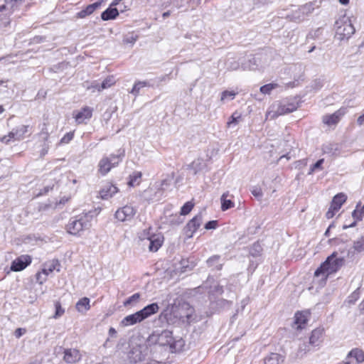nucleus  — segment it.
<instances>
[{
	"instance_id": "nucleus-40",
	"label": "nucleus",
	"mask_w": 364,
	"mask_h": 364,
	"mask_svg": "<svg viewBox=\"0 0 364 364\" xmlns=\"http://www.w3.org/2000/svg\"><path fill=\"white\" fill-rule=\"evenodd\" d=\"M352 216L358 220H361L364 216V209L355 210L352 213Z\"/></svg>"
},
{
	"instance_id": "nucleus-43",
	"label": "nucleus",
	"mask_w": 364,
	"mask_h": 364,
	"mask_svg": "<svg viewBox=\"0 0 364 364\" xmlns=\"http://www.w3.org/2000/svg\"><path fill=\"white\" fill-rule=\"evenodd\" d=\"M341 145L338 144L331 145V149L332 154L334 156H339L341 154Z\"/></svg>"
},
{
	"instance_id": "nucleus-63",
	"label": "nucleus",
	"mask_w": 364,
	"mask_h": 364,
	"mask_svg": "<svg viewBox=\"0 0 364 364\" xmlns=\"http://www.w3.org/2000/svg\"><path fill=\"white\" fill-rule=\"evenodd\" d=\"M360 308H361V309L364 310V300L360 304Z\"/></svg>"
},
{
	"instance_id": "nucleus-34",
	"label": "nucleus",
	"mask_w": 364,
	"mask_h": 364,
	"mask_svg": "<svg viewBox=\"0 0 364 364\" xmlns=\"http://www.w3.org/2000/svg\"><path fill=\"white\" fill-rule=\"evenodd\" d=\"M193 206H194V204L191 201L186 203L182 206V208L181 209V215H188L191 211Z\"/></svg>"
},
{
	"instance_id": "nucleus-4",
	"label": "nucleus",
	"mask_w": 364,
	"mask_h": 364,
	"mask_svg": "<svg viewBox=\"0 0 364 364\" xmlns=\"http://www.w3.org/2000/svg\"><path fill=\"white\" fill-rule=\"evenodd\" d=\"M117 154H110L102 157L98 163V172L105 176L108 173L112 168L117 166L122 161L124 151H119Z\"/></svg>"
},
{
	"instance_id": "nucleus-38",
	"label": "nucleus",
	"mask_w": 364,
	"mask_h": 364,
	"mask_svg": "<svg viewBox=\"0 0 364 364\" xmlns=\"http://www.w3.org/2000/svg\"><path fill=\"white\" fill-rule=\"evenodd\" d=\"M240 63L237 60H231V61H228V64H227V69L228 70H231V71H233V70H237L240 68Z\"/></svg>"
},
{
	"instance_id": "nucleus-26",
	"label": "nucleus",
	"mask_w": 364,
	"mask_h": 364,
	"mask_svg": "<svg viewBox=\"0 0 364 364\" xmlns=\"http://www.w3.org/2000/svg\"><path fill=\"white\" fill-rule=\"evenodd\" d=\"M118 15V9L110 7L102 13L101 18L104 21H108L115 18Z\"/></svg>"
},
{
	"instance_id": "nucleus-57",
	"label": "nucleus",
	"mask_w": 364,
	"mask_h": 364,
	"mask_svg": "<svg viewBox=\"0 0 364 364\" xmlns=\"http://www.w3.org/2000/svg\"><path fill=\"white\" fill-rule=\"evenodd\" d=\"M357 122L359 125H362L364 123V114L358 118Z\"/></svg>"
},
{
	"instance_id": "nucleus-35",
	"label": "nucleus",
	"mask_w": 364,
	"mask_h": 364,
	"mask_svg": "<svg viewBox=\"0 0 364 364\" xmlns=\"http://www.w3.org/2000/svg\"><path fill=\"white\" fill-rule=\"evenodd\" d=\"M14 7V4L9 0H0V11L4 10H11Z\"/></svg>"
},
{
	"instance_id": "nucleus-52",
	"label": "nucleus",
	"mask_w": 364,
	"mask_h": 364,
	"mask_svg": "<svg viewBox=\"0 0 364 364\" xmlns=\"http://www.w3.org/2000/svg\"><path fill=\"white\" fill-rule=\"evenodd\" d=\"M336 211L337 210H334L333 208H332V206L331 205L328 210L327 211V213L326 214V218L328 219L332 218L334 216L335 213Z\"/></svg>"
},
{
	"instance_id": "nucleus-59",
	"label": "nucleus",
	"mask_w": 364,
	"mask_h": 364,
	"mask_svg": "<svg viewBox=\"0 0 364 364\" xmlns=\"http://www.w3.org/2000/svg\"><path fill=\"white\" fill-rule=\"evenodd\" d=\"M341 4L346 5L349 3V0H339Z\"/></svg>"
},
{
	"instance_id": "nucleus-19",
	"label": "nucleus",
	"mask_w": 364,
	"mask_h": 364,
	"mask_svg": "<svg viewBox=\"0 0 364 364\" xmlns=\"http://www.w3.org/2000/svg\"><path fill=\"white\" fill-rule=\"evenodd\" d=\"M159 309V305L156 303L151 304L145 306L141 310L139 311L141 316H143V321L151 315L158 312Z\"/></svg>"
},
{
	"instance_id": "nucleus-58",
	"label": "nucleus",
	"mask_w": 364,
	"mask_h": 364,
	"mask_svg": "<svg viewBox=\"0 0 364 364\" xmlns=\"http://www.w3.org/2000/svg\"><path fill=\"white\" fill-rule=\"evenodd\" d=\"M23 0H9L11 3L14 4V6H16L18 2H21Z\"/></svg>"
},
{
	"instance_id": "nucleus-49",
	"label": "nucleus",
	"mask_w": 364,
	"mask_h": 364,
	"mask_svg": "<svg viewBox=\"0 0 364 364\" xmlns=\"http://www.w3.org/2000/svg\"><path fill=\"white\" fill-rule=\"evenodd\" d=\"M73 132H69L68 134H66L62 139H61V142L62 143H64V144H67L70 141L72 140V139L73 138Z\"/></svg>"
},
{
	"instance_id": "nucleus-33",
	"label": "nucleus",
	"mask_w": 364,
	"mask_h": 364,
	"mask_svg": "<svg viewBox=\"0 0 364 364\" xmlns=\"http://www.w3.org/2000/svg\"><path fill=\"white\" fill-rule=\"evenodd\" d=\"M353 248L358 252L364 251V235L357 241L354 242Z\"/></svg>"
},
{
	"instance_id": "nucleus-31",
	"label": "nucleus",
	"mask_w": 364,
	"mask_h": 364,
	"mask_svg": "<svg viewBox=\"0 0 364 364\" xmlns=\"http://www.w3.org/2000/svg\"><path fill=\"white\" fill-rule=\"evenodd\" d=\"M146 85H147V82H145V81H139V82H136L134 84V87H133V88H132V90H131V92H131L132 94H133L134 95L137 96V95H139V93L140 90H141L142 87H144L146 86Z\"/></svg>"
},
{
	"instance_id": "nucleus-36",
	"label": "nucleus",
	"mask_w": 364,
	"mask_h": 364,
	"mask_svg": "<svg viewBox=\"0 0 364 364\" xmlns=\"http://www.w3.org/2000/svg\"><path fill=\"white\" fill-rule=\"evenodd\" d=\"M55 313L53 316L54 318H58L63 315L65 313V310L63 308H62L61 304L59 301H56L55 303Z\"/></svg>"
},
{
	"instance_id": "nucleus-11",
	"label": "nucleus",
	"mask_w": 364,
	"mask_h": 364,
	"mask_svg": "<svg viewBox=\"0 0 364 364\" xmlns=\"http://www.w3.org/2000/svg\"><path fill=\"white\" fill-rule=\"evenodd\" d=\"M93 109L90 107H84L79 112L73 114L74 118L77 124H86V121L89 120L92 116Z\"/></svg>"
},
{
	"instance_id": "nucleus-37",
	"label": "nucleus",
	"mask_w": 364,
	"mask_h": 364,
	"mask_svg": "<svg viewBox=\"0 0 364 364\" xmlns=\"http://www.w3.org/2000/svg\"><path fill=\"white\" fill-rule=\"evenodd\" d=\"M256 65V60L255 58H252L251 59H250L248 60V64L247 63H242V68L245 70V69H250V70H254L255 68V66Z\"/></svg>"
},
{
	"instance_id": "nucleus-48",
	"label": "nucleus",
	"mask_w": 364,
	"mask_h": 364,
	"mask_svg": "<svg viewBox=\"0 0 364 364\" xmlns=\"http://www.w3.org/2000/svg\"><path fill=\"white\" fill-rule=\"evenodd\" d=\"M219 259L220 257L218 255H214L208 259L207 263L210 267H213L218 262Z\"/></svg>"
},
{
	"instance_id": "nucleus-53",
	"label": "nucleus",
	"mask_w": 364,
	"mask_h": 364,
	"mask_svg": "<svg viewBox=\"0 0 364 364\" xmlns=\"http://www.w3.org/2000/svg\"><path fill=\"white\" fill-rule=\"evenodd\" d=\"M0 141L7 144L9 142H11V141H14V140L13 137L9 136V134L8 135H5V136H2L1 138H0Z\"/></svg>"
},
{
	"instance_id": "nucleus-29",
	"label": "nucleus",
	"mask_w": 364,
	"mask_h": 364,
	"mask_svg": "<svg viewBox=\"0 0 364 364\" xmlns=\"http://www.w3.org/2000/svg\"><path fill=\"white\" fill-rule=\"evenodd\" d=\"M353 357L358 363L364 362V352L359 348H354L348 354V358Z\"/></svg>"
},
{
	"instance_id": "nucleus-44",
	"label": "nucleus",
	"mask_w": 364,
	"mask_h": 364,
	"mask_svg": "<svg viewBox=\"0 0 364 364\" xmlns=\"http://www.w3.org/2000/svg\"><path fill=\"white\" fill-rule=\"evenodd\" d=\"M139 294L136 293L133 294L132 296L129 297L124 303V306H127L131 304L133 301H136L139 299Z\"/></svg>"
},
{
	"instance_id": "nucleus-46",
	"label": "nucleus",
	"mask_w": 364,
	"mask_h": 364,
	"mask_svg": "<svg viewBox=\"0 0 364 364\" xmlns=\"http://www.w3.org/2000/svg\"><path fill=\"white\" fill-rule=\"evenodd\" d=\"M36 277L37 282H38L40 284H43V282H45L47 279V277L42 273V271L41 272H38Z\"/></svg>"
},
{
	"instance_id": "nucleus-56",
	"label": "nucleus",
	"mask_w": 364,
	"mask_h": 364,
	"mask_svg": "<svg viewBox=\"0 0 364 364\" xmlns=\"http://www.w3.org/2000/svg\"><path fill=\"white\" fill-rule=\"evenodd\" d=\"M170 183V180L164 179L161 183V188L163 189L164 186H168Z\"/></svg>"
},
{
	"instance_id": "nucleus-61",
	"label": "nucleus",
	"mask_w": 364,
	"mask_h": 364,
	"mask_svg": "<svg viewBox=\"0 0 364 364\" xmlns=\"http://www.w3.org/2000/svg\"><path fill=\"white\" fill-rule=\"evenodd\" d=\"M333 227V225H330L328 228L326 230V231L325 232V235L326 236H328V234H329V231H330V229Z\"/></svg>"
},
{
	"instance_id": "nucleus-7",
	"label": "nucleus",
	"mask_w": 364,
	"mask_h": 364,
	"mask_svg": "<svg viewBox=\"0 0 364 364\" xmlns=\"http://www.w3.org/2000/svg\"><path fill=\"white\" fill-rule=\"evenodd\" d=\"M89 223L85 217L72 218L67 225V230L68 233L76 235L80 232L88 228Z\"/></svg>"
},
{
	"instance_id": "nucleus-13",
	"label": "nucleus",
	"mask_w": 364,
	"mask_h": 364,
	"mask_svg": "<svg viewBox=\"0 0 364 364\" xmlns=\"http://www.w3.org/2000/svg\"><path fill=\"white\" fill-rule=\"evenodd\" d=\"M296 109L294 105L290 104L287 105H279L278 108L276 111H269L267 113V117H270L271 118H275L279 115L285 114L287 113L292 112Z\"/></svg>"
},
{
	"instance_id": "nucleus-21",
	"label": "nucleus",
	"mask_w": 364,
	"mask_h": 364,
	"mask_svg": "<svg viewBox=\"0 0 364 364\" xmlns=\"http://www.w3.org/2000/svg\"><path fill=\"white\" fill-rule=\"evenodd\" d=\"M323 333V328H316L312 331L309 338V343L314 346H318L321 343V339Z\"/></svg>"
},
{
	"instance_id": "nucleus-27",
	"label": "nucleus",
	"mask_w": 364,
	"mask_h": 364,
	"mask_svg": "<svg viewBox=\"0 0 364 364\" xmlns=\"http://www.w3.org/2000/svg\"><path fill=\"white\" fill-rule=\"evenodd\" d=\"M114 84V77H108L105 80H103V82H102V84L100 85L98 83H95L92 85V87L97 90L98 91H101L104 89L110 87Z\"/></svg>"
},
{
	"instance_id": "nucleus-47",
	"label": "nucleus",
	"mask_w": 364,
	"mask_h": 364,
	"mask_svg": "<svg viewBox=\"0 0 364 364\" xmlns=\"http://www.w3.org/2000/svg\"><path fill=\"white\" fill-rule=\"evenodd\" d=\"M251 193L254 196L257 198H261L262 196V189L259 187H254L251 191Z\"/></svg>"
},
{
	"instance_id": "nucleus-8",
	"label": "nucleus",
	"mask_w": 364,
	"mask_h": 364,
	"mask_svg": "<svg viewBox=\"0 0 364 364\" xmlns=\"http://www.w3.org/2000/svg\"><path fill=\"white\" fill-rule=\"evenodd\" d=\"M136 213V210L132 205H126L119 208L115 213V218L120 222L130 221Z\"/></svg>"
},
{
	"instance_id": "nucleus-9",
	"label": "nucleus",
	"mask_w": 364,
	"mask_h": 364,
	"mask_svg": "<svg viewBox=\"0 0 364 364\" xmlns=\"http://www.w3.org/2000/svg\"><path fill=\"white\" fill-rule=\"evenodd\" d=\"M31 257L28 255H23L14 259L11 265V270L19 272L23 270L31 263Z\"/></svg>"
},
{
	"instance_id": "nucleus-25",
	"label": "nucleus",
	"mask_w": 364,
	"mask_h": 364,
	"mask_svg": "<svg viewBox=\"0 0 364 364\" xmlns=\"http://www.w3.org/2000/svg\"><path fill=\"white\" fill-rule=\"evenodd\" d=\"M76 309L80 313H85L90 308V299L83 297L80 299L76 304Z\"/></svg>"
},
{
	"instance_id": "nucleus-6",
	"label": "nucleus",
	"mask_w": 364,
	"mask_h": 364,
	"mask_svg": "<svg viewBox=\"0 0 364 364\" xmlns=\"http://www.w3.org/2000/svg\"><path fill=\"white\" fill-rule=\"evenodd\" d=\"M149 354H153V353L150 352V347L146 342L143 345L132 347L128 353V359L130 363H136L145 360Z\"/></svg>"
},
{
	"instance_id": "nucleus-55",
	"label": "nucleus",
	"mask_w": 364,
	"mask_h": 364,
	"mask_svg": "<svg viewBox=\"0 0 364 364\" xmlns=\"http://www.w3.org/2000/svg\"><path fill=\"white\" fill-rule=\"evenodd\" d=\"M310 5H305L302 6L299 10L302 11L303 14H304L306 11H310Z\"/></svg>"
},
{
	"instance_id": "nucleus-5",
	"label": "nucleus",
	"mask_w": 364,
	"mask_h": 364,
	"mask_svg": "<svg viewBox=\"0 0 364 364\" xmlns=\"http://www.w3.org/2000/svg\"><path fill=\"white\" fill-rule=\"evenodd\" d=\"M336 37L339 41L348 39L354 33L353 27L350 18L346 16L341 17L336 21Z\"/></svg>"
},
{
	"instance_id": "nucleus-16",
	"label": "nucleus",
	"mask_w": 364,
	"mask_h": 364,
	"mask_svg": "<svg viewBox=\"0 0 364 364\" xmlns=\"http://www.w3.org/2000/svg\"><path fill=\"white\" fill-rule=\"evenodd\" d=\"M343 114L344 112L340 109L332 114L323 116V122L328 126L335 125Z\"/></svg>"
},
{
	"instance_id": "nucleus-2",
	"label": "nucleus",
	"mask_w": 364,
	"mask_h": 364,
	"mask_svg": "<svg viewBox=\"0 0 364 364\" xmlns=\"http://www.w3.org/2000/svg\"><path fill=\"white\" fill-rule=\"evenodd\" d=\"M345 257H338V252H333L326 260L318 268L315 272L314 276L318 277H322V279H326L327 277L331 274L336 272L338 269L344 265Z\"/></svg>"
},
{
	"instance_id": "nucleus-54",
	"label": "nucleus",
	"mask_w": 364,
	"mask_h": 364,
	"mask_svg": "<svg viewBox=\"0 0 364 364\" xmlns=\"http://www.w3.org/2000/svg\"><path fill=\"white\" fill-rule=\"evenodd\" d=\"M109 335L111 337H115L117 335V331L113 327L109 328Z\"/></svg>"
},
{
	"instance_id": "nucleus-22",
	"label": "nucleus",
	"mask_w": 364,
	"mask_h": 364,
	"mask_svg": "<svg viewBox=\"0 0 364 364\" xmlns=\"http://www.w3.org/2000/svg\"><path fill=\"white\" fill-rule=\"evenodd\" d=\"M100 2H95L94 4L88 5L85 9L80 11L77 14V17L83 18L90 14H92L100 6Z\"/></svg>"
},
{
	"instance_id": "nucleus-17",
	"label": "nucleus",
	"mask_w": 364,
	"mask_h": 364,
	"mask_svg": "<svg viewBox=\"0 0 364 364\" xmlns=\"http://www.w3.org/2000/svg\"><path fill=\"white\" fill-rule=\"evenodd\" d=\"M28 125H21V127L10 132L9 136L13 137L14 141H21L24 139V135L28 132Z\"/></svg>"
},
{
	"instance_id": "nucleus-60",
	"label": "nucleus",
	"mask_w": 364,
	"mask_h": 364,
	"mask_svg": "<svg viewBox=\"0 0 364 364\" xmlns=\"http://www.w3.org/2000/svg\"><path fill=\"white\" fill-rule=\"evenodd\" d=\"M120 1H121V0H114V1L112 3L111 6L118 5Z\"/></svg>"
},
{
	"instance_id": "nucleus-51",
	"label": "nucleus",
	"mask_w": 364,
	"mask_h": 364,
	"mask_svg": "<svg viewBox=\"0 0 364 364\" xmlns=\"http://www.w3.org/2000/svg\"><path fill=\"white\" fill-rule=\"evenodd\" d=\"M26 333L25 328H18L16 329L14 332V335L16 338H20L21 336H23Z\"/></svg>"
},
{
	"instance_id": "nucleus-42",
	"label": "nucleus",
	"mask_w": 364,
	"mask_h": 364,
	"mask_svg": "<svg viewBox=\"0 0 364 364\" xmlns=\"http://www.w3.org/2000/svg\"><path fill=\"white\" fill-rule=\"evenodd\" d=\"M141 177V172H135L132 176H131V179L129 182V186H134V183L136 182L138 179Z\"/></svg>"
},
{
	"instance_id": "nucleus-1",
	"label": "nucleus",
	"mask_w": 364,
	"mask_h": 364,
	"mask_svg": "<svg viewBox=\"0 0 364 364\" xmlns=\"http://www.w3.org/2000/svg\"><path fill=\"white\" fill-rule=\"evenodd\" d=\"M146 343L153 355L157 351V347H168L170 352L176 353L182 350L185 341L182 338L175 340L172 331L157 329L147 338Z\"/></svg>"
},
{
	"instance_id": "nucleus-10",
	"label": "nucleus",
	"mask_w": 364,
	"mask_h": 364,
	"mask_svg": "<svg viewBox=\"0 0 364 364\" xmlns=\"http://www.w3.org/2000/svg\"><path fill=\"white\" fill-rule=\"evenodd\" d=\"M203 223V215L201 213L191 219L186 226V235L188 238L193 237V233L198 229Z\"/></svg>"
},
{
	"instance_id": "nucleus-41",
	"label": "nucleus",
	"mask_w": 364,
	"mask_h": 364,
	"mask_svg": "<svg viewBox=\"0 0 364 364\" xmlns=\"http://www.w3.org/2000/svg\"><path fill=\"white\" fill-rule=\"evenodd\" d=\"M240 119V116H235V113H234L230 118L229 121L227 123L228 127H230L232 124H237L239 122Z\"/></svg>"
},
{
	"instance_id": "nucleus-50",
	"label": "nucleus",
	"mask_w": 364,
	"mask_h": 364,
	"mask_svg": "<svg viewBox=\"0 0 364 364\" xmlns=\"http://www.w3.org/2000/svg\"><path fill=\"white\" fill-rule=\"evenodd\" d=\"M136 38H137L136 36H131L129 37H126L123 40V41L126 44H128V43L134 44L135 43V41H136Z\"/></svg>"
},
{
	"instance_id": "nucleus-15",
	"label": "nucleus",
	"mask_w": 364,
	"mask_h": 364,
	"mask_svg": "<svg viewBox=\"0 0 364 364\" xmlns=\"http://www.w3.org/2000/svg\"><path fill=\"white\" fill-rule=\"evenodd\" d=\"M285 360V356L277 353H270L267 355L264 359V364H283Z\"/></svg>"
},
{
	"instance_id": "nucleus-39",
	"label": "nucleus",
	"mask_w": 364,
	"mask_h": 364,
	"mask_svg": "<svg viewBox=\"0 0 364 364\" xmlns=\"http://www.w3.org/2000/svg\"><path fill=\"white\" fill-rule=\"evenodd\" d=\"M323 161H324L323 159H319L318 161H317L314 165H312L311 166L309 174H312L317 169L321 170L322 169L321 166H322Z\"/></svg>"
},
{
	"instance_id": "nucleus-62",
	"label": "nucleus",
	"mask_w": 364,
	"mask_h": 364,
	"mask_svg": "<svg viewBox=\"0 0 364 364\" xmlns=\"http://www.w3.org/2000/svg\"><path fill=\"white\" fill-rule=\"evenodd\" d=\"M47 151H48V147H47L46 149V148H44V149H43V151H42L41 154H42V155H44V154H46L47 153Z\"/></svg>"
},
{
	"instance_id": "nucleus-12",
	"label": "nucleus",
	"mask_w": 364,
	"mask_h": 364,
	"mask_svg": "<svg viewBox=\"0 0 364 364\" xmlns=\"http://www.w3.org/2000/svg\"><path fill=\"white\" fill-rule=\"evenodd\" d=\"M82 355L79 350L68 348L64 350V360L69 364L76 363L81 360Z\"/></svg>"
},
{
	"instance_id": "nucleus-3",
	"label": "nucleus",
	"mask_w": 364,
	"mask_h": 364,
	"mask_svg": "<svg viewBox=\"0 0 364 364\" xmlns=\"http://www.w3.org/2000/svg\"><path fill=\"white\" fill-rule=\"evenodd\" d=\"M151 228L144 229L138 233L139 240L144 242L143 245L148 247L151 252H156L161 246L164 237L161 234H154L151 232Z\"/></svg>"
},
{
	"instance_id": "nucleus-24",
	"label": "nucleus",
	"mask_w": 364,
	"mask_h": 364,
	"mask_svg": "<svg viewBox=\"0 0 364 364\" xmlns=\"http://www.w3.org/2000/svg\"><path fill=\"white\" fill-rule=\"evenodd\" d=\"M229 196L233 197L232 195H230L228 191H226L221 196L220 201H221V209L223 211H225V210L230 209L235 206L234 203L230 199H228V198Z\"/></svg>"
},
{
	"instance_id": "nucleus-23",
	"label": "nucleus",
	"mask_w": 364,
	"mask_h": 364,
	"mask_svg": "<svg viewBox=\"0 0 364 364\" xmlns=\"http://www.w3.org/2000/svg\"><path fill=\"white\" fill-rule=\"evenodd\" d=\"M346 199L347 196L344 193H338L333 197L331 205L334 210H338L342 205L346 202Z\"/></svg>"
},
{
	"instance_id": "nucleus-14",
	"label": "nucleus",
	"mask_w": 364,
	"mask_h": 364,
	"mask_svg": "<svg viewBox=\"0 0 364 364\" xmlns=\"http://www.w3.org/2000/svg\"><path fill=\"white\" fill-rule=\"evenodd\" d=\"M143 321V316H141L139 311L125 316L120 322V325L123 327L129 326Z\"/></svg>"
},
{
	"instance_id": "nucleus-18",
	"label": "nucleus",
	"mask_w": 364,
	"mask_h": 364,
	"mask_svg": "<svg viewBox=\"0 0 364 364\" xmlns=\"http://www.w3.org/2000/svg\"><path fill=\"white\" fill-rule=\"evenodd\" d=\"M117 191L118 188L116 186L107 184L100 191V195L102 199L107 200L112 198Z\"/></svg>"
},
{
	"instance_id": "nucleus-20",
	"label": "nucleus",
	"mask_w": 364,
	"mask_h": 364,
	"mask_svg": "<svg viewBox=\"0 0 364 364\" xmlns=\"http://www.w3.org/2000/svg\"><path fill=\"white\" fill-rule=\"evenodd\" d=\"M60 264L57 259H53L48 262H46L43 264V268L42 269V273L45 276H48L49 274L52 273L55 269L58 272L60 271L59 269Z\"/></svg>"
},
{
	"instance_id": "nucleus-64",
	"label": "nucleus",
	"mask_w": 364,
	"mask_h": 364,
	"mask_svg": "<svg viewBox=\"0 0 364 364\" xmlns=\"http://www.w3.org/2000/svg\"><path fill=\"white\" fill-rule=\"evenodd\" d=\"M338 364H350V362H349V361L346 360V361H343V362H341V363H338Z\"/></svg>"
},
{
	"instance_id": "nucleus-32",
	"label": "nucleus",
	"mask_w": 364,
	"mask_h": 364,
	"mask_svg": "<svg viewBox=\"0 0 364 364\" xmlns=\"http://www.w3.org/2000/svg\"><path fill=\"white\" fill-rule=\"evenodd\" d=\"M278 87V85L276 83H269L262 86L259 89L262 94H270L271 91Z\"/></svg>"
},
{
	"instance_id": "nucleus-30",
	"label": "nucleus",
	"mask_w": 364,
	"mask_h": 364,
	"mask_svg": "<svg viewBox=\"0 0 364 364\" xmlns=\"http://www.w3.org/2000/svg\"><path fill=\"white\" fill-rule=\"evenodd\" d=\"M236 92L234 91L225 90L221 93L220 102L224 103L226 100H232L235 98Z\"/></svg>"
},
{
	"instance_id": "nucleus-45",
	"label": "nucleus",
	"mask_w": 364,
	"mask_h": 364,
	"mask_svg": "<svg viewBox=\"0 0 364 364\" xmlns=\"http://www.w3.org/2000/svg\"><path fill=\"white\" fill-rule=\"evenodd\" d=\"M218 225V221L217 220H211L208 222L205 225V228L206 230H214L217 228Z\"/></svg>"
},
{
	"instance_id": "nucleus-28",
	"label": "nucleus",
	"mask_w": 364,
	"mask_h": 364,
	"mask_svg": "<svg viewBox=\"0 0 364 364\" xmlns=\"http://www.w3.org/2000/svg\"><path fill=\"white\" fill-rule=\"evenodd\" d=\"M308 312H297L295 316V324L298 325L297 328H302V325H304L307 321Z\"/></svg>"
}]
</instances>
